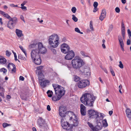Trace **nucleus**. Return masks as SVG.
I'll use <instances>...</instances> for the list:
<instances>
[{"label": "nucleus", "instance_id": "1", "mask_svg": "<svg viewBox=\"0 0 131 131\" xmlns=\"http://www.w3.org/2000/svg\"><path fill=\"white\" fill-rule=\"evenodd\" d=\"M96 98V97L94 96L93 94L86 93L83 95L80 100L82 103L86 106L92 107L94 101Z\"/></svg>", "mask_w": 131, "mask_h": 131}, {"label": "nucleus", "instance_id": "2", "mask_svg": "<svg viewBox=\"0 0 131 131\" xmlns=\"http://www.w3.org/2000/svg\"><path fill=\"white\" fill-rule=\"evenodd\" d=\"M52 86L57 96H53L52 97V99L53 101H56L59 100L64 94L65 91L64 88L60 85L56 84H53Z\"/></svg>", "mask_w": 131, "mask_h": 131}, {"label": "nucleus", "instance_id": "3", "mask_svg": "<svg viewBox=\"0 0 131 131\" xmlns=\"http://www.w3.org/2000/svg\"><path fill=\"white\" fill-rule=\"evenodd\" d=\"M71 64L73 68L79 70L85 64V62L79 56H76L71 61Z\"/></svg>", "mask_w": 131, "mask_h": 131}, {"label": "nucleus", "instance_id": "4", "mask_svg": "<svg viewBox=\"0 0 131 131\" xmlns=\"http://www.w3.org/2000/svg\"><path fill=\"white\" fill-rule=\"evenodd\" d=\"M59 37L57 34H53L49 37V44L53 48L56 47L58 45Z\"/></svg>", "mask_w": 131, "mask_h": 131}, {"label": "nucleus", "instance_id": "5", "mask_svg": "<svg viewBox=\"0 0 131 131\" xmlns=\"http://www.w3.org/2000/svg\"><path fill=\"white\" fill-rule=\"evenodd\" d=\"M66 116L68 115L70 117V119L72 120L73 123V125L74 127L78 126L79 123L76 116L74 114L73 112L70 111H68L66 112Z\"/></svg>", "mask_w": 131, "mask_h": 131}, {"label": "nucleus", "instance_id": "6", "mask_svg": "<svg viewBox=\"0 0 131 131\" xmlns=\"http://www.w3.org/2000/svg\"><path fill=\"white\" fill-rule=\"evenodd\" d=\"M62 118L61 119V125L63 129L69 130L72 129L73 127L74 126H73V124H70L67 122L64 121L65 119V117Z\"/></svg>", "mask_w": 131, "mask_h": 131}, {"label": "nucleus", "instance_id": "7", "mask_svg": "<svg viewBox=\"0 0 131 131\" xmlns=\"http://www.w3.org/2000/svg\"><path fill=\"white\" fill-rule=\"evenodd\" d=\"M9 20L7 25L8 27L10 29H13L14 27L13 24H15L17 22V20L16 17H6Z\"/></svg>", "mask_w": 131, "mask_h": 131}, {"label": "nucleus", "instance_id": "8", "mask_svg": "<svg viewBox=\"0 0 131 131\" xmlns=\"http://www.w3.org/2000/svg\"><path fill=\"white\" fill-rule=\"evenodd\" d=\"M90 85V82L87 79H84L79 81L78 83V87L83 89L88 86Z\"/></svg>", "mask_w": 131, "mask_h": 131}, {"label": "nucleus", "instance_id": "9", "mask_svg": "<svg viewBox=\"0 0 131 131\" xmlns=\"http://www.w3.org/2000/svg\"><path fill=\"white\" fill-rule=\"evenodd\" d=\"M89 117L91 118H95L98 121L100 118V116L98 115V113L94 110H90L88 111Z\"/></svg>", "mask_w": 131, "mask_h": 131}, {"label": "nucleus", "instance_id": "10", "mask_svg": "<svg viewBox=\"0 0 131 131\" xmlns=\"http://www.w3.org/2000/svg\"><path fill=\"white\" fill-rule=\"evenodd\" d=\"M38 123L39 127L41 128L40 130L43 131L47 127V125L45 123V120L42 118L40 117L38 120Z\"/></svg>", "mask_w": 131, "mask_h": 131}, {"label": "nucleus", "instance_id": "11", "mask_svg": "<svg viewBox=\"0 0 131 131\" xmlns=\"http://www.w3.org/2000/svg\"><path fill=\"white\" fill-rule=\"evenodd\" d=\"M38 50L40 53L44 54L47 51V50L45 47L43 46V44L41 42H39L38 45Z\"/></svg>", "mask_w": 131, "mask_h": 131}, {"label": "nucleus", "instance_id": "12", "mask_svg": "<svg viewBox=\"0 0 131 131\" xmlns=\"http://www.w3.org/2000/svg\"><path fill=\"white\" fill-rule=\"evenodd\" d=\"M67 108L64 106H60L59 109V114L61 117H65Z\"/></svg>", "mask_w": 131, "mask_h": 131}, {"label": "nucleus", "instance_id": "13", "mask_svg": "<svg viewBox=\"0 0 131 131\" xmlns=\"http://www.w3.org/2000/svg\"><path fill=\"white\" fill-rule=\"evenodd\" d=\"M61 50L63 53H66L70 51V48L67 44L64 43L62 44L61 46Z\"/></svg>", "mask_w": 131, "mask_h": 131}, {"label": "nucleus", "instance_id": "14", "mask_svg": "<svg viewBox=\"0 0 131 131\" xmlns=\"http://www.w3.org/2000/svg\"><path fill=\"white\" fill-rule=\"evenodd\" d=\"M67 54L65 57V58L67 60H70L72 59L75 56L74 52L72 50L68 52Z\"/></svg>", "mask_w": 131, "mask_h": 131}, {"label": "nucleus", "instance_id": "15", "mask_svg": "<svg viewBox=\"0 0 131 131\" xmlns=\"http://www.w3.org/2000/svg\"><path fill=\"white\" fill-rule=\"evenodd\" d=\"M7 68L9 71H11L12 73H15L16 72V67L13 63H9L8 64Z\"/></svg>", "mask_w": 131, "mask_h": 131}, {"label": "nucleus", "instance_id": "16", "mask_svg": "<svg viewBox=\"0 0 131 131\" xmlns=\"http://www.w3.org/2000/svg\"><path fill=\"white\" fill-rule=\"evenodd\" d=\"M38 50L37 49L33 50L31 53V59H34V58L37 57V56H40ZM35 58H34V59Z\"/></svg>", "mask_w": 131, "mask_h": 131}, {"label": "nucleus", "instance_id": "17", "mask_svg": "<svg viewBox=\"0 0 131 131\" xmlns=\"http://www.w3.org/2000/svg\"><path fill=\"white\" fill-rule=\"evenodd\" d=\"M36 57L34 58V59H32V60L37 65H40L41 62L40 56H37Z\"/></svg>", "mask_w": 131, "mask_h": 131}, {"label": "nucleus", "instance_id": "18", "mask_svg": "<svg viewBox=\"0 0 131 131\" xmlns=\"http://www.w3.org/2000/svg\"><path fill=\"white\" fill-rule=\"evenodd\" d=\"M80 111L82 115L84 116L86 114V107L83 104L80 105Z\"/></svg>", "mask_w": 131, "mask_h": 131}, {"label": "nucleus", "instance_id": "19", "mask_svg": "<svg viewBox=\"0 0 131 131\" xmlns=\"http://www.w3.org/2000/svg\"><path fill=\"white\" fill-rule=\"evenodd\" d=\"M85 75L89 76L90 74V69L89 68H84L83 70L81 71Z\"/></svg>", "mask_w": 131, "mask_h": 131}, {"label": "nucleus", "instance_id": "20", "mask_svg": "<svg viewBox=\"0 0 131 131\" xmlns=\"http://www.w3.org/2000/svg\"><path fill=\"white\" fill-rule=\"evenodd\" d=\"M121 31L123 38L124 39L125 38V30L124 24L123 22H122V23Z\"/></svg>", "mask_w": 131, "mask_h": 131}, {"label": "nucleus", "instance_id": "21", "mask_svg": "<svg viewBox=\"0 0 131 131\" xmlns=\"http://www.w3.org/2000/svg\"><path fill=\"white\" fill-rule=\"evenodd\" d=\"M49 81L48 80L42 81L40 82V85L42 87H45L49 83Z\"/></svg>", "mask_w": 131, "mask_h": 131}, {"label": "nucleus", "instance_id": "22", "mask_svg": "<svg viewBox=\"0 0 131 131\" xmlns=\"http://www.w3.org/2000/svg\"><path fill=\"white\" fill-rule=\"evenodd\" d=\"M15 32L18 38L22 37L23 36L22 33V31L19 29H16Z\"/></svg>", "mask_w": 131, "mask_h": 131}, {"label": "nucleus", "instance_id": "23", "mask_svg": "<svg viewBox=\"0 0 131 131\" xmlns=\"http://www.w3.org/2000/svg\"><path fill=\"white\" fill-rule=\"evenodd\" d=\"M126 112L127 117L129 119H131V111L129 108H127L126 110Z\"/></svg>", "mask_w": 131, "mask_h": 131}, {"label": "nucleus", "instance_id": "24", "mask_svg": "<svg viewBox=\"0 0 131 131\" xmlns=\"http://www.w3.org/2000/svg\"><path fill=\"white\" fill-rule=\"evenodd\" d=\"M6 60L5 58L0 56V64H4L6 63Z\"/></svg>", "mask_w": 131, "mask_h": 131}, {"label": "nucleus", "instance_id": "25", "mask_svg": "<svg viewBox=\"0 0 131 131\" xmlns=\"http://www.w3.org/2000/svg\"><path fill=\"white\" fill-rule=\"evenodd\" d=\"M38 78L39 81H42L43 80V79H44V76L43 75L42 73V72H41V71H38Z\"/></svg>", "mask_w": 131, "mask_h": 131}, {"label": "nucleus", "instance_id": "26", "mask_svg": "<svg viewBox=\"0 0 131 131\" xmlns=\"http://www.w3.org/2000/svg\"><path fill=\"white\" fill-rule=\"evenodd\" d=\"M118 38L120 46L124 45L123 41L121 36H118Z\"/></svg>", "mask_w": 131, "mask_h": 131}, {"label": "nucleus", "instance_id": "27", "mask_svg": "<svg viewBox=\"0 0 131 131\" xmlns=\"http://www.w3.org/2000/svg\"><path fill=\"white\" fill-rule=\"evenodd\" d=\"M102 125L101 123L100 122L97 123V124L96 126V128L98 130H101L102 128Z\"/></svg>", "mask_w": 131, "mask_h": 131}, {"label": "nucleus", "instance_id": "28", "mask_svg": "<svg viewBox=\"0 0 131 131\" xmlns=\"http://www.w3.org/2000/svg\"><path fill=\"white\" fill-rule=\"evenodd\" d=\"M4 91V89L3 88L0 86V95L2 97L4 96L3 92Z\"/></svg>", "mask_w": 131, "mask_h": 131}, {"label": "nucleus", "instance_id": "29", "mask_svg": "<svg viewBox=\"0 0 131 131\" xmlns=\"http://www.w3.org/2000/svg\"><path fill=\"white\" fill-rule=\"evenodd\" d=\"M47 93L48 94V96L49 97H51L53 94V93L52 92V91L49 90L48 91Z\"/></svg>", "mask_w": 131, "mask_h": 131}, {"label": "nucleus", "instance_id": "30", "mask_svg": "<svg viewBox=\"0 0 131 131\" xmlns=\"http://www.w3.org/2000/svg\"><path fill=\"white\" fill-rule=\"evenodd\" d=\"M106 13L105 10L104 9L102 10L100 16H106Z\"/></svg>", "mask_w": 131, "mask_h": 131}, {"label": "nucleus", "instance_id": "31", "mask_svg": "<svg viewBox=\"0 0 131 131\" xmlns=\"http://www.w3.org/2000/svg\"><path fill=\"white\" fill-rule=\"evenodd\" d=\"M0 14H1L4 16H10L4 12L0 10Z\"/></svg>", "mask_w": 131, "mask_h": 131}, {"label": "nucleus", "instance_id": "32", "mask_svg": "<svg viewBox=\"0 0 131 131\" xmlns=\"http://www.w3.org/2000/svg\"><path fill=\"white\" fill-rule=\"evenodd\" d=\"M18 58L19 59L24 61H26V58L25 57H23L21 54H19L18 55Z\"/></svg>", "mask_w": 131, "mask_h": 131}, {"label": "nucleus", "instance_id": "33", "mask_svg": "<svg viewBox=\"0 0 131 131\" xmlns=\"http://www.w3.org/2000/svg\"><path fill=\"white\" fill-rule=\"evenodd\" d=\"M19 47L22 51L24 53L26 57H27V53L26 52L25 49H24L23 47L21 46H19Z\"/></svg>", "mask_w": 131, "mask_h": 131}, {"label": "nucleus", "instance_id": "34", "mask_svg": "<svg viewBox=\"0 0 131 131\" xmlns=\"http://www.w3.org/2000/svg\"><path fill=\"white\" fill-rule=\"evenodd\" d=\"M103 126L106 127L107 126V123L106 119H104L103 121Z\"/></svg>", "mask_w": 131, "mask_h": 131}, {"label": "nucleus", "instance_id": "35", "mask_svg": "<svg viewBox=\"0 0 131 131\" xmlns=\"http://www.w3.org/2000/svg\"><path fill=\"white\" fill-rule=\"evenodd\" d=\"M80 53L82 54V56L83 57H89L87 54L85 53L83 51H81L80 52Z\"/></svg>", "mask_w": 131, "mask_h": 131}, {"label": "nucleus", "instance_id": "36", "mask_svg": "<svg viewBox=\"0 0 131 131\" xmlns=\"http://www.w3.org/2000/svg\"><path fill=\"white\" fill-rule=\"evenodd\" d=\"M7 71V70L6 69L4 68H3L0 69V72H3L4 74H5Z\"/></svg>", "mask_w": 131, "mask_h": 131}, {"label": "nucleus", "instance_id": "37", "mask_svg": "<svg viewBox=\"0 0 131 131\" xmlns=\"http://www.w3.org/2000/svg\"><path fill=\"white\" fill-rule=\"evenodd\" d=\"M43 68V66H40L39 67H38L37 68V72H38V71H41H41Z\"/></svg>", "mask_w": 131, "mask_h": 131}, {"label": "nucleus", "instance_id": "38", "mask_svg": "<svg viewBox=\"0 0 131 131\" xmlns=\"http://www.w3.org/2000/svg\"><path fill=\"white\" fill-rule=\"evenodd\" d=\"M90 27L92 30H93V22L92 21H90Z\"/></svg>", "mask_w": 131, "mask_h": 131}, {"label": "nucleus", "instance_id": "39", "mask_svg": "<svg viewBox=\"0 0 131 131\" xmlns=\"http://www.w3.org/2000/svg\"><path fill=\"white\" fill-rule=\"evenodd\" d=\"M79 79L80 78L79 77L77 76H75L74 78V80L75 82L78 81Z\"/></svg>", "mask_w": 131, "mask_h": 131}, {"label": "nucleus", "instance_id": "40", "mask_svg": "<svg viewBox=\"0 0 131 131\" xmlns=\"http://www.w3.org/2000/svg\"><path fill=\"white\" fill-rule=\"evenodd\" d=\"M21 99L23 100H27V98L26 96L23 94H22L21 95Z\"/></svg>", "mask_w": 131, "mask_h": 131}, {"label": "nucleus", "instance_id": "41", "mask_svg": "<svg viewBox=\"0 0 131 131\" xmlns=\"http://www.w3.org/2000/svg\"><path fill=\"white\" fill-rule=\"evenodd\" d=\"M110 69L111 73L112 75L113 76H115V73L114 72L113 70L112 69V67L111 66L110 67Z\"/></svg>", "mask_w": 131, "mask_h": 131}, {"label": "nucleus", "instance_id": "42", "mask_svg": "<svg viewBox=\"0 0 131 131\" xmlns=\"http://www.w3.org/2000/svg\"><path fill=\"white\" fill-rule=\"evenodd\" d=\"M75 31L81 34H82L83 33L80 31L79 29L78 28H76L75 29Z\"/></svg>", "mask_w": 131, "mask_h": 131}, {"label": "nucleus", "instance_id": "43", "mask_svg": "<svg viewBox=\"0 0 131 131\" xmlns=\"http://www.w3.org/2000/svg\"><path fill=\"white\" fill-rule=\"evenodd\" d=\"M10 126V124H8L6 123H4L3 124V126L4 128H5L7 126Z\"/></svg>", "mask_w": 131, "mask_h": 131}, {"label": "nucleus", "instance_id": "44", "mask_svg": "<svg viewBox=\"0 0 131 131\" xmlns=\"http://www.w3.org/2000/svg\"><path fill=\"white\" fill-rule=\"evenodd\" d=\"M88 124L89 126L92 129H93L94 128V127L93 126L92 123H91L89 122L88 123Z\"/></svg>", "mask_w": 131, "mask_h": 131}, {"label": "nucleus", "instance_id": "45", "mask_svg": "<svg viewBox=\"0 0 131 131\" xmlns=\"http://www.w3.org/2000/svg\"><path fill=\"white\" fill-rule=\"evenodd\" d=\"M119 64L118 65L119 67L121 69H122L124 68V66L123 64L122 63L121 61L119 62Z\"/></svg>", "mask_w": 131, "mask_h": 131}, {"label": "nucleus", "instance_id": "46", "mask_svg": "<svg viewBox=\"0 0 131 131\" xmlns=\"http://www.w3.org/2000/svg\"><path fill=\"white\" fill-rule=\"evenodd\" d=\"M11 54V53L9 52L8 50H7L6 51V55L7 56L9 57Z\"/></svg>", "mask_w": 131, "mask_h": 131}, {"label": "nucleus", "instance_id": "47", "mask_svg": "<svg viewBox=\"0 0 131 131\" xmlns=\"http://www.w3.org/2000/svg\"><path fill=\"white\" fill-rule=\"evenodd\" d=\"M113 25L111 24L109 26V28L108 29V31L110 32L112 29L113 28Z\"/></svg>", "mask_w": 131, "mask_h": 131}, {"label": "nucleus", "instance_id": "48", "mask_svg": "<svg viewBox=\"0 0 131 131\" xmlns=\"http://www.w3.org/2000/svg\"><path fill=\"white\" fill-rule=\"evenodd\" d=\"M76 10V9L75 7H73L71 9V10L73 13H75Z\"/></svg>", "mask_w": 131, "mask_h": 131}, {"label": "nucleus", "instance_id": "49", "mask_svg": "<svg viewBox=\"0 0 131 131\" xmlns=\"http://www.w3.org/2000/svg\"><path fill=\"white\" fill-rule=\"evenodd\" d=\"M98 5V3L97 2H95L93 4V6L94 7H97Z\"/></svg>", "mask_w": 131, "mask_h": 131}, {"label": "nucleus", "instance_id": "50", "mask_svg": "<svg viewBox=\"0 0 131 131\" xmlns=\"http://www.w3.org/2000/svg\"><path fill=\"white\" fill-rule=\"evenodd\" d=\"M115 10L117 13H118L120 12V9L118 7H116L115 8Z\"/></svg>", "mask_w": 131, "mask_h": 131}, {"label": "nucleus", "instance_id": "51", "mask_svg": "<svg viewBox=\"0 0 131 131\" xmlns=\"http://www.w3.org/2000/svg\"><path fill=\"white\" fill-rule=\"evenodd\" d=\"M98 115H99V116H100V118L99 119H103V116L102 115L101 113H98Z\"/></svg>", "mask_w": 131, "mask_h": 131}, {"label": "nucleus", "instance_id": "52", "mask_svg": "<svg viewBox=\"0 0 131 131\" xmlns=\"http://www.w3.org/2000/svg\"><path fill=\"white\" fill-rule=\"evenodd\" d=\"M21 8L22 9L24 10H27L26 7H25L23 6H21Z\"/></svg>", "mask_w": 131, "mask_h": 131}, {"label": "nucleus", "instance_id": "53", "mask_svg": "<svg viewBox=\"0 0 131 131\" xmlns=\"http://www.w3.org/2000/svg\"><path fill=\"white\" fill-rule=\"evenodd\" d=\"M67 40L66 38L65 37H63L61 39V42H65Z\"/></svg>", "mask_w": 131, "mask_h": 131}, {"label": "nucleus", "instance_id": "54", "mask_svg": "<svg viewBox=\"0 0 131 131\" xmlns=\"http://www.w3.org/2000/svg\"><path fill=\"white\" fill-rule=\"evenodd\" d=\"M72 19L75 22H76L78 20V18L76 17H73Z\"/></svg>", "mask_w": 131, "mask_h": 131}, {"label": "nucleus", "instance_id": "55", "mask_svg": "<svg viewBox=\"0 0 131 131\" xmlns=\"http://www.w3.org/2000/svg\"><path fill=\"white\" fill-rule=\"evenodd\" d=\"M35 46H36L35 44H32L30 45L29 46V47L30 48H34V47H35Z\"/></svg>", "mask_w": 131, "mask_h": 131}, {"label": "nucleus", "instance_id": "56", "mask_svg": "<svg viewBox=\"0 0 131 131\" xmlns=\"http://www.w3.org/2000/svg\"><path fill=\"white\" fill-rule=\"evenodd\" d=\"M27 3V1H24L23 2V3L21 4V6H24V5H25Z\"/></svg>", "mask_w": 131, "mask_h": 131}, {"label": "nucleus", "instance_id": "57", "mask_svg": "<svg viewBox=\"0 0 131 131\" xmlns=\"http://www.w3.org/2000/svg\"><path fill=\"white\" fill-rule=\"evenodd\" d=\"M24 78L23 76H21L19 77V80L22 81H24Z\"/></svg>", "mask_w": 131, "mask_h": 131}, {"label": "nucleus", "instance_id": "58", "mask_svg": "<svg viewBox=\"0 0 131 131\" xmlns=\"http://www.w3.org/2000/svg\"><path fill=\"white\" fill-rule=\"evenodd\" d=\"M130 44V41L129 39H128L127 41V44L129 45Z\"/></svg>", "mask_w": 131, "mask_h": 131}, {"label": "nucleus", "instance_id": "59", "mask_svg": "<svg viewBox=\"0 0 131 131\" xmlns=\"http://www.w3.org/2000/svg\"><path fill=\"white\" fill-rule=\"evenodd\" d=\"M37 20L40 23H41L42 22H43V21L41 19H40L39 18H37Z\"/></svg>", "mask_w": 131, "mask_h": 131}, {"label": "nucleus", "instance_id": "60", "mask_svg": "<svg viewBox=\"0 0 131 131\" xmlns=\"http://www.w3.org/2000/svg\"><path fill=\"white\" fill-rule=\"evenodd\" d=\"M98 10V8L97 7H94L93 10V12H95Z\"/></svg>", "mask_w": 131, "mask_h": 131}, {"label": "nucleus", "instance_id": "61", "mask_svg": "<svg viewBox=\"0 0 131 131\" xmlns=\"http://www.w3.org/2000/svg\"><path fill=\"white\" fill-rule=\"evenodd\" d=\"M47 110L49 111H50L51 110V108L50 106L49 105H48L47 106Z\"/></svg>", "mask_w": 131, "mask_h": 131}, {"label": "nucleus", "instance_id": "62", "mask_svg": "<svg viewBox=\"0 0 131 131\" xmlns=\"http://www.w3.org/2000/svg\"><path fill=\"white\" fill-rule=\"evenodd\" d=\"M127 32L128 35H131V32L129 29H128L127 30Z\"/></svg>", "mask_w": 131, "mask_h": 131}, {"label": "nucleus", "instance_id": "63", "mask_svg": "<svg viewBox=\"0 0 131 131\" xmlns=\"http://www.w3.org/2000/svg\"><path fill=\"white\" fill-rule=\"evenodd\" d=\"M123 4H125L126 2V0H121Z\"/></svg>", "mask_w": 131, "mask_h": 131}, {"label": "nucleus", "instance_id": "64", "mask_svg": "<svg viewBox=\"0 0 131 131\" xmlns=\"http://www.w3.org/2000/svg\"><path fill=\"white\" fill-rule=\"evenodd\" d=\"M104 19V17H99V19L101 21H102Z\"/></svg>", "mask_w": 131, "mask_h": 131}]
</instances>
